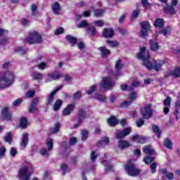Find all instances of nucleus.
<instances>
[{
    "label": "nucleus",
    "instance_id": "1",
    "mask_svg": "<svg viewBox=\"0 0 180 180\" xmlns=\"http://www.w3.org/2000/svg\"><path fill=\"white\" fill-rule=\"evenodd\" d=\"M136 58L139 60H141L143 61V65L149 70H155V71H160L161 70V67L162 65L159 63L155 59L153 60V63L151 62L150 60L151 59V54L150 52L147 51L146 46H142L139 53L136 55Z\"/></svg>",
    "mask_w": 180,
    "mask_h": 180
},
{
    "label": "nucleus",
    "instance_id": "2",
    "mask_svg": "<svg viewBox=\"0 0 180 180\" xmlns=\"http://www.w3.org/2000/svg\"><path fill=\"white\" fill-rule=\"evenodd\" d=\"M15 81V75L12 72H6L2 77H0V89H4V88H8L13 84Z\"/></svg>",
    "mask_w": 180,
    "mask_h": 180
},
{
    "label": "nucleus",
    "instance_id": "3",
    "mask_svg": "<svg viewBox=\"0 0 180 180\" xmlns=\"http://www.w3.org/2000/svg\"><path fill=\"white\" fill-rule=\"evenodd\" d=\"M33 174V167L32 166H24L20 169L18 172V176L20 180H29L30 179V175Z\"/></svg>",
    "mask_w": 180,
    "mask_h": 180
},
{
    "label": "nucleus",
    "instance_id": "4",
    "mask_svg": "<svg viewBox=\"0 0 180 180\" xmlns=\"http://www.w3.org/2000/svg\"><path fill=\"white\" fill-rule=\"evenodd\" d=\"M25 41L29 44H34V43H41V35L39 32L34 31L29 33V36L26 38Z\"/></svg>",
    "mask_w": 180,
    "mask_h": 180
},
{
    "label": "nucleus",
    "instance_id": "5",
    "mask_svg": "<svg viewBox=\"0 0 180 180\" xmlns=\"http://www.w3.org/2000/svg\"><path fill=\"white\" fill-rule=\"evenodd\" d=\"M141 113L142 115L143 119H151L153 117V114L154 113V110L153 109V105L150 103L146 104L141 108Z\"/></svg>",
    "mask_w": 180,
    "mask_h": 180
},
{
    "label": "nucleus",
    "instance_id": "6",
    "mask_svg": "<svg viewBox=\"0 0 180 180\" xmlns=\"http://www.w3.org/2000/svg\"><path fill=\"white\" fill-rule=\"evenodd\" d=\"M151 29V25L149 21H143L141 23V30L139 32L140 37L142 39H146L148 36V30Z\"/></svg>",
    "mask_w": 180,
    "mask_h": 180
},
{
    "label": "nucleus",
    "instance_id": "7",
    "mask_svg": "<svg viewBox=\"0 0 180 180\" xmlns=\"http://www.w3.org/2000/svg\"><path fill=\"white\" fill-rule=\"evenodd\" d=\"M125 171L130 176H136V167H134V160H129L125 165Z\"/></svg>",
    "mask_w": 180,
    "mask_h": 180
},
{
    "label": "nucleus",
    "instance_id": "8",
    "mask_svg": "<svg viewBox=\"0 0 180 180\" xmlns=\"http://www.w3.org/2000/svg\"><path fill=\"white\" fill-rule=\"evenodd\" d=\"M46 145L48 147V150L43 148L40 150V154L41 155H46V157L49 156V151H51V149L53 148V139L51 138H48L46 139Z\"/></svg>",
    "mask_w": 180,
    "mask_h": 180
},
{
    "label": "nucleus",
    "instance_id": "9",
    "mask_svg": "<svg viewBox=\"0 0 180 180\" xmlns=\"http://www.w3.org/2000/svg\"><path fill=\"white\" fill-rule=\"evenodd\" d=\"M113 85H115V83L110 77H103L100 84L101 88H112Z\"/></svg>",
    "mask_w": 180,
    "mask_h": 180
},
{
    "label": "nucleus",
    "instance_id": "10",
    "mask_svg": "<svg viewBox=\"0 0 180 180\" xmlns=\"http://www.w3.org/2000/svg\"><path fill=\"white\" fill-rule=\"evenodd\" d=\"M130 133H131V128L127 127L124 128L122 131H117L115 135L117 139H123L126 136H129Z\"/></svg>",
    "mask_w": 180,
    "mask_h": 180
},
{
    "label": "nucleus",
    "instance_id": "11",
    "mask_svg": "<svg viewBox=\"0 0 180 180\" xmlns=\"http://www.w3.org/2000/svg\"><path fill=\"white\" fill-rule=\"evenodd\" d=\"M171 101H172L171 97L168 96L163 101V105L165 106L163 109V112L165 115H167L168 113H169V109H171Z\"/></svg>",
    "mask_w": 180,
    "mask_h": 180
},
{
    "label": "nucleus",
    "instance_id": "12",
    "mask_svg": "<svg viewBox=\"0 0 180 180\" xmlns=\"http://www.w3.org/2000/svg\"><path fill=\"white\" fill-rule=\"evenodd\" d=\"M162 179H174V174L168 172L167 169H162L160 170Z\"/></svg>",
    "mask_w": 180,
    "mask_h": 180
},
{
    "label": "nucleus",
    "instance_id": "13",
    "mask_svg": "<svg viewBox=\"0 0 180 180\" xmlns=\"http://www.w3.org/2000/svg\"><path fill=\"white\" fill-rule=\"evenodd\" d=\"M86 94L87 95H93V98H95V99H98V101H101V102H105L106 101V96L96 94L94 91H86Z\"/></svg>",
    "mask_w": 180,
    "mask_h": 180
},
{
    "label": "nucleus",
    "instance_id": "14",
    "mask_svg": "<svg viewBox=\"0 0 180 180\" xmlns=\"http://www.w3.org/2000/svg\"><path fill=\"white\" fill-rule=\"evenodd\" d=\"M163 11L165 13L170 15L171 16H173V15L176 13V11H175V8H174L173 6L169 4H167L166 6L163 8Z\"/></svg>",
    "mask_w": 180,
    "mask_h": 180
},
{
    "label": "nucleus",
    "instance_id": "15",
    "mask_svg": "<svg viewBox=\"0 0 180 180\" xmlns=\"http://www.w3.org/2000/svg\"><path fill=\"white\" fill-rule=\"evenodd\" d=\"M1 116L4 120H11L12 119V115L9 112V108L8 107L2 110Z\"/></svg>",
    "mask_w": 180,
    "mask_h": 180
},
{
    "label": "nucleus",
    "instance_id": "16",
    "mask_svg": "<svg viewBox=\"0 0 180 180\" xmlns=\"http://www.w3.org/2000/svg\"><path fill=\"white\" fill-rule=\"evenodd\" d=\"M129 99L131 101H126L122 102L120 104V108H129V106H130V105H131V101H134V99H136V94L131 93L129 95Z\"/></svg>",
    "mask_w": 180,
    "mask_h": 180
},
{
    "label": "nucleus",
    "instance_id": "17",
    "mask_svg": "<svg viewBox=\"0 0 180 180\" xmlns=\"http://www.w3.org/2000/svg\"><path fill=\"white\" fill-rule=\"evenodd\" d=\"M153 26L158 29H162L165 26V21L163 18H156L153 22Z\"/></svg>",
    "mask_w": 180,
    "mask_h": 180
},
{
    "label": "nucleus",
    "instance_id": "18",
    "mask_svg": "<svg viewBox=\"0 0 180 180\" xmlns=\"http://www.w3.org/2000/svg\"><path fill=\"white\" fill-rule=\"evenodd\" d=\"M86 117V113L85 112V111H84V110H79V114L77 116L76 120L77 123L80 124L81 122H82V120H84V119H85Z\"/></svg>",
    "mask_w": 180,
    "mask_h": 180
},
{
    "label": "nucleus",
    "instance_id": "19",
    "mask_svg": "<svg viewBox=\"0 0 180 180\" xmlns=\"http://www.w3.org/2000/svg\"><path fill=\"white\" fill-rule=\"evenodd\" d=\"M150 49L151 51H157V50H160L161 46H159L158 42H155L154 40H149Z\"/></svg>",
    "mask_w": 180,
    "mask_h": 180
},
{
    "label": "nucleus",
    "instance_id": "20",
    "mask_svg": "<svg viewBox=\"0 0 180 180\" xmlns=\"http://www.w3.org/2000/svg\"><path fill=\"white\" fill-rule=\"evenodd\" d=\"M103 36L104 37H113L115 36V32L111 28H105L103 32Z\"/></svg>",
    "mask_w": 180,
    "mask_h": 180
},
{
    "label": "nucleus",
    "instance_id": "21",
    "mask_svg": "<svg viewBox=\"0 0 180 180\" xmlns=\"http://www.w3.org/2000/svg\"><path fill=\"white\" fill-rule=\"evenodd\" d=\"M131 146L129 141L126 140H120L118 142V147L120 150H124V148H127V147H130Z\"/></svg>",
    "mask_w": 180,
    "mask_h": 180
},
{
    "label": "nucleus",
    "instance_id": "22",
    "mask_svg": "<svg viewBox=\"0 0 180 180\" xmlns=\"http://www.w3.org/2000/svg\"><path fill=\"white\" fill-rule=\"evenodd\" d=\"M74 108H75L74 104H69L63 111V116H68L74 110Z\"/></svg>",
    "mask_w": 180,
    "mask_h": 180
},
{
    "label": "nucleus",
    "instance_id": "23",
    "mask_svg": "<svg viewBox=\"0 0 180 180\" xmlns=\"http://www.w3.org/2000/svg\"><path fill=\"white\" fill-rule=\"evenodd\" d=\"M98 50L101 51V57L103 58H106V57H108V56H109V54H110V51L109 49H107L104 46H101V47L98 48Z\"/></svg>",
    "mask_w": 180,
    "mask_h": 180
},
{
    "label": "nucleus",
    "instance_id": "24",
    "mask_svg": "<svg viewBox=\"0 0 180 180\" xmlns=\"http://www.w3.org/2000/svg\"><path fill=\"white\" fill-rule=\"evenodd\" d=\"M107 122H108L109 126H112V127L116 126L119 123V121L117 120V119H116L113 116H111L110 118H108Z\"/></svg>",
    "mask_w": 180,
    "mask_h": 180
},
{
    "label": "nucleus",
    "instance_id": "25",
    "mask_svg": "<svg viewBox=\"0 0 180 180\" xmlns=\"http://www.w3.org/2000/svg\"><path fill=\"white\" fill-rule=\"evenodd\" d=\"M143 153L152 155L153 154H155V150H154L151 146H146L143 148Z\"/></svg>",
    "mask_w": 180,
    "mask_h": 180
},
{
    "label": "nucleus",
    "instance_id": "26",
    "mask_svg": "<svg viewBox=\"0 0 180 180\" xmlns=\"http://www.w3.org/2000/svg\"><path fill=\"white\" fill-rule=\"evenodd\" d=\"M171 32H172V28L171 27V25H167L166 28L160 30V33H162L163 36L171 34Z\"/></svg>",
    "mask_w": 180,
    "mask_h": 180
},
{
    "label": "nucleus",
    "instance_id": "27",
    "mask_svg": "<svg viewBox=\"0 0 180 180\" xmlns=\"http://www.w3.org/2000/svg\"><path fill=\"white\" fill-rule=\"evenodd\" d=\"M49 78H51V79H58L59 78H61V77H63L61 75V74H60V72H55L53 73H49Z\"/></svg>",
    "mask_w": 180,
    "mask_h": 180
},
{
    "label": "nucleus",
    "instance_id": "28",
    "mask_svg": "<svg viewBox=\"0 0 180 180\" xmlns=\"http://www.w3.org/2000/svg\"><path fill=\"white\" fill-rule=\"evenodd\" d=\"M39 103V98H36L33 100L32 105L29 108L30 112H34L36 110V105Z\"/></svg>",
    "mask_w": 180,
    "mask_h": 180
},
{
    "label": "nucleus",
    "instance_id": "29",
    "mask_svg": "<svg viewBox=\"0 0 180 180\" xmlns=\"http://www.w3.org/2000/svg\"><path fill=\"white\" fill-rule=\"evenodd\" d=\"M153 131L156 134L158 139L161 137V131L156 124H153L152 127Z\"/></svg>",
    "mask_w": 180,
    "mask_h": 180
},
{
    "label": "nucleus",
    "instance_id": "30",
    "mask_svg": "<svg viewBox=\"0 0 180 180\" xmlns=\"http://www.w3.org/2000/svg\"><path fill=\"white\" fill-rule=\"evenodd\" d=\"M27 143H29V135L26 133L22 134V144L23 147H25L27 146Z\"/></svg>",
    "mask_w": 180,
    "mask_h": 180
},
{
    "label": "nucleus",
    "instance_id": "31",
    "mask_svg": "<svg viewBox=\"0 0 180 180\" xmlns=\"http://www.w3.org/2000/svg\"><path fill=\"white\" fill-rule=\"evenodd\" d=\"M105 144H109V138L103 137L101 141L97 143L98 147H101V146H105Z\"/></svg>",
    "mask_w": 180,
    "mask_h": 180
},
{
    "label": "nucleus",
    "instance_id": "32",
    "mask_svg": "<svg viewBox=\"0 0 180 180\" xmlns=\"http://www.w3.org/2000/svg\"><path fill=\"white\" fill-rule=\"evenodd\" d=\"M172 76L175 78H180V67H176L174 70H172Z\"/></svg>",
    "mask_w": 180,
    "mask_h": 180
},
{
    "label": "nucleus",
    "instance_id": "33",
    "mask_svg": "<svg viewBox=\"0 0 180 180\" xmlns=\"http://www.w3.org/2000/svg\"><path fill=\"white\" fill-rule=\"evenodd\" d=\"M32 77L33 79H37L38 81L40 79H43V75H41V73H39L37 72H34L32 74Z\"/></svg>",
    "mask_w": 180,
    "mask_h": 180
},
{
    "label": "nucleus",
    "instance_id": "34",
    "mask_svg": "<svg viewBox=\"0 0 180 180\" xmlns=\"http://www.w3.org/2000/svg\"><path fill=\"white\" fill-rule=\"evenodd\" d=\"M146 140L147 139H146V137L139 136V135H136V143H140L141 144H144V143H146Z\"/></svg>",
    "mask_w": 180,
    "mask_h": 180
},
{
    "label": "nucleus",
    "instance_id": "35",
    "mask_svg": "<svg viewBox=\"0 0 180 180\" xmlns=\"http://www.w3.org/2000/svg\"><path fill=\"white\" fill-rule=\"evenodd\" d=\"M61 105H63V101L58 99L53 105V110H58L61 108Z\"/></svg>",
    "mask_w": 180,
    "mask_h": 180
},
{
    "label": "nucleus",
    "instance_id": "36",
    "mask_svg": "<svg viewBox=\"0 0 180 180\" xmlns=\"http://www.w3.org/2000/svg\"><path fill=\"white\" fill-rule=\"evenodd\" d=\"M52 9L55 13H58L60 11H61V8L60 7V4L56 2L52 6Z\"/></svg>",
    "mask_w": 180,
    "mask_h": 180
},
{
    "label": "nucleus",
    "instance_id": "37",
    "mask_svg": "<svg viewBox=\"0 0 180 180\" xmlns=\"http://www.w3.org/2000/svg\"><path fill=\"white\" fill-rule=\"evenodd\" d=\"M164 145H165V147H166L167 148H169V150H171L173 146L172 141H171V140H169V139H166L165 140Z\"/></svg>",
    "mask_w": 180,
    "mask_h": 180
},
{
    "label": "nucleus",
    "instance_id": "38",
    "mask_svg": "<svg viewBox=\"0 0 180 180\" xmlns=\"http://www.w3.org/2000/svg\"><path fill=\"white\" fill-rule=\"evenodd\" d=\"M66 40L69 41V43H71V44H75L77 43V38L71 36V35H68L66 37Z\"/></svg>",
    "mask_w": 180,
    "mask_h": 180
},
{
    "label": "nucleus",
    "instance_id": "39",
    "mask_svg": "<svg viewBox=\"0 0 180 180\" xmlns=\"http://www.w3.org/2000/svg\"><path fill=\"white\" fill-rule=\"evenodd\" d=\"M4 140L6 143L11 144L12 143V134H11V132H8L4 136Z\"/></svg>",
    "mask_w": 180,
    "mask_h": 180
},
{
    "label": "nucleus",
    "instance_id": "40",
    "mask_svg": "<svg viewBox=\"0 0 180 180\" xmlns=\"http://www.w3.org/2000/svg\"><path fill=\"white\" fill-rule=\"evenodd\" d=\"M154 161V158L151 157V156H146L143 158V162H145V164H151L152 162Z\"/></svg>",
    "mask_w": 180,
    "mask_h": 180
},
{
    "label": "nucleus",
    "instance_id": "41",
    "mask_svg": "<svg viewBox=\"0 0 180 180\" xmlns=\"http://www.w3.org/2000/svg\"><path fill=\"white\" fill-rule=\"evenodd\" d=\"M77 27L81 28V27H89V24L86 20H83L80 23L77 25Z\"/></svg>",
    "mask_w": 180,
    "mask_h": 180
},
{
    "label": "nucleus",
    "instance_id": "42",
    "mask_svg": "<svg viewBox=\"0 0 180 180\" xmlns=\"http://www.w3.org/2000/svg\"><path fill=\"white\" fill-rule=\"evenodd\" d=\"M102 164L105 166V171H110L112 168H113V166H112L108 161L104 160L102 162Z\"/></svg>",
    "mask_w": 180,
    "mask_h": 180
},
{
    "label": "nucleus",
    "instance_id": "43",
    "mask_svg": "<svg viewBox=\"0 0 180 180\" xmlns=\"http://www.w3.org/2000/svg\"><path fill=\"white\" fill-rule=\"evenodd\" d=\"M20 124L21 127H26L27 126V119H26V117H21Z\"/></svg>",
    "mask_w": 180,
    "mask_h": 180
},
{
    "label": "nucleus",
    "instance_id": "44",
    "mask_svg": "<svg viewBox=\"0 0 180 180\" xmlns=\"http://www.w3.org/2000/svg\"><path fill=\"white\" fill-rule=\"evenodd\" d=\"M122 68H123V65L122 64V60H118L116 62V64H115V70H116V71H119Z\"/></svg>",
    "mask_w": 180,
    "mask_h": 180
},
{
    "label": "nucleus",
    "instance_id": "45",
    "mask_svg": "<svg viewBox=\"0 0 180 180\" xmlns=\"http://www.w3.org/2000/svg\"><path fill=\"white\" fill-rule=\"evenodd\" d=\"M88 131L86 129H83L82 131V140L83 141H85V140H86V139H88Z\"/></svg>",
    "mask_w": 180,
    "mask_h": 180
},
{
    "label": "nucleus",
    "instance_id": "46",
    "mask_svg": "<svg viewBox=\"0 0 180 180\" xmlns=\"http://www.w3.org/2000/svg\"><path fill=\"white\" fill-rule=\"evenodd\" d=\"M87 32L89 33H91V36H95L96 34V29L95 27H89V29H87Z\"/></svg>",
    "mask_w": 180,
    "mask_h": 180
},
{
    "label": "nucleus",
    "instance_id": "47",
    "mask_svg": "<svg viewBox=\"0 0 180 180\" xmlns=\"http://www.w3.org/2000/svg\"><path fill=\"white\" fill-rule=\"evenodd\" d=\"M107 44H109L110 47H117V46H119V43L116 41H106Z\"/></svg>",
    "mask_w": 180,
    "mask_h": 180
},
{
    "label": "nucleus",
    "instance_id": "48",
    "mask_svg": "<svg viewBox=\"0 0 180 180\" xmlns=\"http://www.w3.org/2000/svg\"><path fill=\"white\" fill-rule=\"evenodd\" d=\"M104 12L105 11L103 10H94V16L99 18V16H102V15H103Z\"/></svg>",
    "mask_w": 180,
    "mask_h": 180
},
{
    "label": "nucleus",
    "instance_id": "49",
    "mask_svg": "<svg viewBox=\"0 0 180 180\" xmlns=\"http://www.w3.org/2000/svg\"><path fill=\"white\" fill-rule=\"evenodd\" d=\"M137 127H141V126H144V118H140L136 121Z\"/></svg>",
    "mask_w": 180,
    "mask_h": 180
},
{
    "label": "nucleus",
    "instance_id": "50",
    "mask_svg": "<svg viewBox=\"0 0 180 180\" xmlns=\"http://www.w3.org/2000/svg\"><path fill=\"white\" fill-rule=\"evenodd\" d=\"M62 33H64V28L59 27L55 31V35L58 36V34H62Z\"/></svg>",
    "mask_w": 180,
    "mask_h": 180
},
{
    "label": "nucleus",
    "instance_id": "51",
    "mask_svg": "<svg viewBox=\"0 0 180 180\" xmlns=\"http://www.w3.org/2000/svg\"><path fill=\"white\" fill-rule=\"evenodd\" d=\"M54 95H56V91H53L48 98L49 103H51L53 102V99H54Z\"/></svg>",
    "mask_w": 180,
    "mask_h": 180
},
{
    "label": "nucleus",
    "instance_id": "52",
    "mask_svg": "<svg viewBox=\"0 0 180 180\" xmlns=\"http://www.w3.org/2000/svg\"><path fill=\"white\" fill-rule=\"evenodd\" d=\"M157 169V163L156 162H153L150 165V169H151V172H153V174H154L155 172V169Z\"/></svg>",
    "mask_w": 180,
    "mask_h": 180
},
{
    "label": "nucleus",
    "instance_id": "53",
    "mask_svg": "<svg viewBox=\"0 0 180 180\" xmlns=\"http://www.w3.org/2000/svg\"><path fill=\"white\" fill-rule=\"evenodd\" d=\"M59 129H60V123L57 122L54 125V127L53 129V133H57Z\"/></svg>",
    "mask_w": 180,
    "mask_h": 180
},
{
    "label": "nucleus",
    "instance_id": "54",
    "mask_svg": "<svg viewBox=\"0 0 180 180\" xmlns=\"http://www.w3.org/2000/svg\"><path fill=\"white\" fill-rule=\"evenodd\" d=\"M33 96H34V91H28L25 95L26 98H33Z\"/></svg>",
    "mask_w": 180,
    "mask_h": 180
},
{
    "label": "nucleus",
    "instance_id": "55",
    "mask_svg": "<svg viewBox=\"0 0 180 180\" xmlns=\"http://www.w3.org/2000/svg\"><path fill=\"white\" fill-rule=\"evenodd\" d=\"M94 24L96 26H98L99 27H102V26H103V25H104V22L102 20H96L94 22Z\"/></svg>",
    "mask_w": 180,
    "mask_h": 180
},
{
    "label": "nucleus",
    "instance_id": "56",
    "mask_svg": "<svg viewBox=\"0 0 180 180\" xmlns=\"http://www.w3.org/2000/svg\"><path fill=\"white\" fill-rule=\"evenodd\" d=\"M69 143H70V146H74V144H75V143H77V138H75V137L70 138Z\"/></svg>",
    "mask_w": 180,
    "mask_h": 180
},
{
    "label": "nucleus",
    "instance_id": "57",
    "mask_svg": "<svg viewBox=\"0 0 180 180\" xmlns=\"http://www.w3.org/2000/svg\"><path fill=\"white\" fill-rule=\"evenodd\" d=\"M46 67H47V64L45 63H41L39 65H38V68H39V70H44Z\"/></svg>",
    "mask_w": 180,
    "mask_h": 180
},
{
    "label": "nucleus",
    "instance_id": "58",
    "mask_svg": "<svg viewBox=\"0 0 180 180\" xmlns=\"http://www.w3.org/2000/svg\"><path fill=\"white\" fill-rule=\"evenodd\" d=\"M22 103V98H18L13 103V106H18Z\"/></svg>",
    "mask_w": 180,
    "mask_h": 180
},
{
    "label": "nucleus",
    "instance_id": "59",
    "mask_svg": "<svg viewBox=\"0 0 180 180\" xmlns=\"http://www.w3.org/2000/svg\"><path fill=\"white\" fill-rule=\"evenodd\" d=\"M98 155H96V153L95 152H92L91 154V161H95V160H96Z\"/></svg>",
    "mask_w": 180,
    "mask_h": 180
},
{
    "label": "nucleus",
    "instance_id": "60",
    "mask_svg": "<svg viewBox=\"0 0 180 180\" xmlns=\"http://www.w3.org/2000/svg\"><path fill=\"white\" fill-rule=\"evenodd\" d=\"M10 153H11V155H12L13 157H15V155H16V153H17L16 148H11Z\"/></svg>",
    "mask_w": 180,
    "mask_h": 180
},
{
    "label": "nucleus",
    "instance_id": "61",
    "mask_svg": "<svg viewBox=\"0 0 180 180\" xmlns=\"http://www.w3.org/2000/svg\"><path fill=\"white\" fill-rule=\"evenodd\" d=\"M82 16H84V18H88V16H91V12L89 11H86L83 12Z\"/></svg>",
    "mask_w": 180,
    "mask_h": 180
},
{
    "label": "nucleus",
    "instance_id": "62",
    "mask_svg": "<svg viewBox=\"0 0 180 180\" xmlns=\"http://www.w3.org/2000/svg\"><path fill=\"white\" fill-rule=\"evenodd\" d=\"M5 147L0 148V157H4V155H5Z\"/></svg>",
    "mask_w": 180,
    "mask_h": 180
},
{
    "label": "nucleus",
    "instance_id": "63",
    "mask_svg": "<svg viewBox=\"0 0 180 180\" xmlns=\"http://www.w3.org/2000/svg\"><path fill=\"white\" fill-rule=\"evenodd\" d=\"M74 98L75 99H79V98H81V92L77 91L74 95Z\"/></svg>",
    "mask_w": 180,
    "mask_h": 180
},
{
    "label": "nucleus",
    "instance_id": "64",
    "mask_svg": "<svg viewBox=\"0 0 180 180\" xmlns=\"http://www.w3.org/2000/svg\"><path fill=\"white\" fill-rule=\"evenodd\" d=\"M172 75V71L166 72L165 73V78H169Z\"/></svg>",
    "mask_w": 180,
    "mask_h": 180
}]
</instances>
